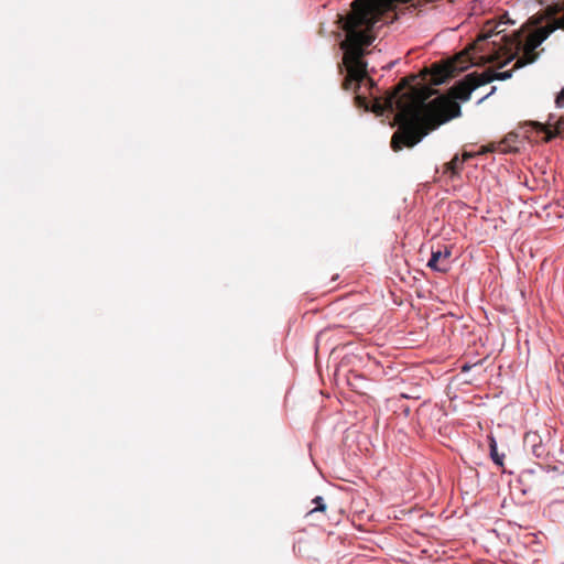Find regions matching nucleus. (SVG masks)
I'll list each match as a JSON object with an SVG mask.
<instances>
[{
    "label": "nucleus",
    "mask_w": 564,
    "mask_h": 564,
    "mask_svg": "<svg viewBox=\"0 0 564 564\" xmlns=\"http://www.w3.org/2000/svg\"><path fill=\"white\" fill-rule=\"evenodd\" d=\"M532 19L519 31L512 34L500 30L501 23L488 29L470 47L460 52L451 64V73L463 72L469 66L478 64H496L502 68L516 61L509 70L485 69L473 72L452 87V97L437 95L427 100L421 90L410 88L406 91L398 89L384 100V109L393 113L399 130L391 139L394 151L403 147H413L419 143L430 130L460 116V106L457 100L466 101L471 93L494 79L505 80L512 76V70L533 63L539 53L536 48L554 31V26L541 24L540 21L531 23Z\"/></svg>",
    "instance_id": "1"
},
{
    "label": "nucleus",
    "mask_w": 564,
    "mask_h": 564,
    "mask_svg": "<svg viewBox=\"0 0 564 564\" xmlns=\"http://www.w3.org/2000/svg\"><path fill=\"white\" fill-rule=\"evenodd\" d=\"M383 0H355L344 25L346 39L340 43L343 63L347 70L344 87L354 89L357 105L366 109L369 107L368 101L360 90H371L373 82L368 76L364 56L375 40L372 29L380 21Z\"/></svg>",
    "instance_id": "2"
},
{
    "label": "nucleus",
    "mask_w": 564,
    "mask_h": 564,
    "mask_svg": "<svg viewBox=\"0 0 564 564\" xmlns=\"http://www.w3.org/2000/svg\"><path fill=\"white\" fill-rule=\"evenodd\" d=\"M555 106L558 109L564 107V87L555 98ZM533 124L538 131L546 132V141L551 140L555 135L564 137V116L557 118L554 115H550L546 121L547 129L540 122H534Z\"/></svg>",
    "instance_id": "3"
},
{
    "label": "nucleus",
    "mask_w": 564,
    "mask_h": 564,
    "mask_svg": "<svg viewBox=\"0 0 564 564\" xmlns=\"http://www.w3.org/2000/svg\"><path fill=\"white\" fill-rule=\"evenodd\" d=\"M451 256L452 250L448 247H445L444 250H432L427 267L433 271L445 273L451 269Z\"/></svg>",
    "instance_id": "4"
},
{
    "label": "nucleus",
    "mask_w": 564,
    "mask_h": 564,
    "mask_svg": "<svg viewBox=\"0 0 564 564\" xmlns=\"http://www.w3.org/2000/svg\"><path fill=\"white\" fill-rule=\"evenodd\" d=\"M473 156L474 155L469 152H465L462 156H459L458 154L454 155V158L449 162L444 164L443 174L448 176V178L452 181L458 178L463 170L464 163Z\"/></svg>",
    "instance_id": "5"
},
{
    "label": "nucleus",
    "mask_w": 564,
    "mask_h": 564,
    "mask_svg": "<svg viewBox=\"0 0 564 564\" xmlns=\"http://www.w3.org/2000/svg\"><path fill=\"white\" fill-rule=\"evenodd\" d=\"M489 448H490V456H491V459L494 460V463L498 466H502L505 456L498 454L497 443H496L495 438H492V437L490 438Z\"/></svg>",
    "instance_id": "6"
},
{
    "label": "nucleus",
    "mask_w": 564,
    "mask_h": 564,
    "mask_svg": "<svg viewBox=\"0 0 564 564\" xmlns=\"http://www.w3.org/2000/svg\"><path fill=\"white\" fill-rule=\"evenodd\" d=\"M313 503H315V508L312 510V512L324 511L326 509V505L324 503V499L321 496L315 497L313 499Z\"/></svg>",
    "instance_id": "7"
},
{
    "label": "nucleus",
    "mask_w": 564,
    "mask_h": 564,
    "mask_svg": "<svg viewBox=\"0 0 564 564\" xmlns=\"http://www.w3.org/2000/svg\"><path fill=\"white\" fill-rule=\"evenodd\" d=\"M495 90V87H491V90L488 94L482 95L478 98V104L481 102L484 99H486L492 91Z\"/></svg>",
    "instance_id": "8"
},
{
    "label": "nucleus",
    "mask_w": 564,
    "mask_h": 564,
    "mask_svg": "<svg viewBox=\"0 0 564 564\" xmlns=\"http://www.w3.org/2000/svg\"><path fill=\"white\" fill-rule=\"evenodd\" d=\"M540 449H541V446H534V448H533V453L538 457L542 456V452H540Z\"/></svg>",
    "instance_id": "9"
}]
</instances>
